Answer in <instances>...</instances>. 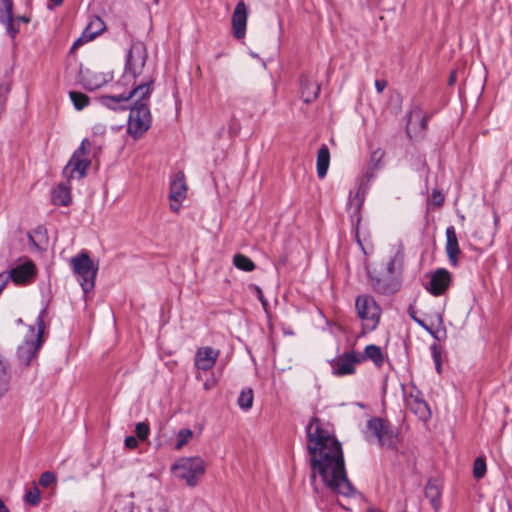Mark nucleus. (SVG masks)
<instances>
[{"mask_svg": "<svg viewBox=\"0 0 512 512\" xmlns=\"http://www.w3.org/2000/svg\"><path fill=\"white\" fill-rule=\"evenodd\" d=\"M306 435L312 479L319 475L323 484L336 494L346 497L355 494L356 490L347 477L341 443L317 418L310 420Z\"/></svg>", "mask_w": 512, "mask_h": 512, "instance_id": "nucleus-1", "label": "nucleus"}, {"mask_svg": "<svg viewBox=\"0 0 512 512\" xmlns=\"http://www.w3.org/2000/svg\"><path fill=\"white\" fill-rule=\"evenodd\" d=\"M301 95L305 103L314 101L320 92V86L308 79L307 77L301 78Z\"/></svg>", "mask_w": 512, "mask_h": 512, "instance_id": "nucleus-24", "label": "nucleus"}, {"mask_svg": "<svg viewBox=\"0 0 512 512\" xmlns=\"http://www.w3.org/2000/svg\"><path fill=\"white\" fill-rule=\"evenodd\" d=\"M366 438L371 441L373 438L378 445L387 449H396L398 435L390 422L381 418H372L366 425Z\"/></svg>", "mask_w": 512, "mask_h": 512, "instance_id": "nucleus-4", "label": "nucleus"}, {"mask_svg": "<svg viewBox=\"0 0 512 512\" xmlns=\"http://www.w3.org/2000/svg\"><path fill=\"white\" fill-rule=\"evenodd\" d=\"M255 290H256L258 299L261 301L263 307L266 309V306L268 303H267V300H265V298L263 296L262 290L259 287H255Z\"/></svg>", "mask_w": 512, "mask_h": 512, "instance_id": "nucleus-46", "label": "nucleus"}, {"mask_svg": "<svg viewBox=\"0 0 512 512\" xmlns=\"http://www.w3.org/2000/svg\"><path fill=\"white\" fill-rule=\"evenodd\" d=\"M135 104L130 108L127 132L134 139L140 138L151 126V114L147 105L149 98L141 99L136 95Z\"/></svg>", "mask_w": 512, "mask_h": 512, "instance_id": "nucleus-5", "label": "nucleus"}, {"mask_svg": "<svg viewBox=\"0 0 512 512\" xmlns=\"http://www.w3.org/2000/svg\"><path fill=\"white\" fill-rule=\"evenodd\" d=\"M433 199H434L435 203L438 205H440L443 201V197L441 196L440 193H437V192L433 193Z\"/></svg>", "mask_w": 512, "mask_h": 512, "instance_id": "nucleus-49", "label": "nucleus"}, {"mask_svg": "<svg viewBox=\"0 0 512 512\" xmlns=\"http://www.w3.org/2000/svg\"><path fill=\"white\" fill-rule=\"evenodd\" d=\"M44 316L45 310H42L36 320L37 331L33 326H30L28 335L18 348V358L25 365H29L36 357V354L43 343L42 335L45 327Z\"/></svg>", "mask_w": 512, "mask_h": 512, "instance_id": "nucleus-6", "label": "nucleus"}, {"mask_svg": "<svg viewBox=\"0 0 512 512\" xmlns=\"http://www.w3.org/2000/svg\"><path fill=\"white\" fill-rule=\"evenodd\" d=\"M90 149V142L84 139L78 149L73 153L69 162L63 169L64 177L69 181L70 179H81L86 175V170L90 165L88 159Z\"/></svg>", "mask_w": 512, "mask_h": 512, "instance_id": "nucleus-9", "label": "nucleus"}, {"mask_svg": "<svg viewBox=\"0 0 512 512\" xmlns=\"http://www.w3.org/2000/svg\"><path fill=\"white\" fill-rule=\"evenodd\" d=\"M450 274L445 269H438L431 277L429 291L433 295L442 294L449 286Z\"/></svg>", "mask_w": 512, "mask_h": 512, "instance_id": "nucleus-18", "label": "nucleus"}, {"mask_svg": "<svg viewBox=\"0 0 512 512\" xmlns=\"http://www.w3.org/2000/svg\"><path fill=\"white\" fill-rule=\"evenodd\" d=\"M253 391L252 389L242 390L238 397V405L243 410H248L253 405Z\"/></svg>", "mask_w": 512, "mask_h": 512, "instance_id": "nucleus-33", "label": "nucleus"}, {"mask_svg": "<svg viewBox=\"0 0 512 512\" xmlns=\"http://www.w3.org/2000/svg\"><path fill=\"white\" fill-rule=\"evenodd\" d=\"M210 387H211V386H210V384H208L207 382L204 384V388H205L206 390L210 389Z\"/></svg>", "mask_w": 512, "mask_h": 512, "instance_id": "nucleus-57", "label": "nucleus"}, {"mask_svg": "<svg viewBox=\"0 0 512 512\" xmlns=\"http://www.w3.org/2000/svg\"><path fill=\"white\" fill-rule=\"evenodd\" d=\"M420 124H421V128L425 129L426 124H427V118L425 116L420 119Z\"/></svg>", "mask_w": 512, "mask_h": 512, "instance_id": "nucleus-53", "label": "nucleus"}, {"mask_svg": "<svg viewBox=\"0 0 512 512\" xmlns=\"http://www.w3.org/2000/svg\"><path fill=\"white\" fill-rule=\"evenodd\" d=\"M52 200L56 205H69L71 202V194L69 188L65 184H59L52 192Z\"/></svg>", "mask_w": 512, "mask_h": 512, "instance_id": "nucleus-28", "label": "nucleus"}, {"mask_svg": "<svg viewBox=\"0 0 512 512\" xmlns=\"http://www.w3.org/2000/svg\"><path fill=\"white\" fill-rule=\"evenodd\" d=\"M180 205H181V203H176V202L171 201L170 208L172 211L177 212L180 209Z\"/></svg>", "mask_w": 512, "mask_h": 512, "instance_id": "nucleus-50", "label": "nucleus"}, {"mask_svg": "<svg viewBox=\"0 0 512 512\" xmlns=\"http://www.w3.org/2000/svg\"><path fill=\"white\" fill-rule=\"evenodd\" d=\"M412 118L413 116L410 117V120L408 122V125H407V132L409 133L410 132V129H411V125H412Z\"/></svg>", "mask_w": 512, "mask_h": 512, "instance_id": "nucleus-56", "label": "nucleus"}, {"mask_svg": "<svg viewBox=\"0 0 512 512\" xmlns=\"http://www.w3.org/2000/svg\"><path fill=\"white\" fill-rule=\"evenodd\" d=\"M442 484L438 479H430L425 487V497L430 501L433 509L438 512L441 507Z\"/></svg>", "mask_w": 512, "mask_h": 512, "instance_id": "nucleus-20", "label": "nucleus"}, {"mask_svg": "<svg viewBox=\"0 0 512 512\" xmlns=\"http://www.w3.org/2000/svg\"><path fill=\"white\" fill-rule=\"evenodd\" d=\"M446 252L450 263L455 266L458 261L460 248L458 244L457 235L453 226H449L446 229Z\"/></svg>", "mask_w": 512, "mask_h": 512, "instance_id": "nucleus-21", "label": "nucleus"}, {"mask_svg": "<svg viewBox=\"0 0 512 512\" xmlns=\"http://www.w3.org/2000/svg\"><path fill=\"white\" fill-rule=\"evenodd\" d=\"M124 443L125 446L130 449H134L138 446V440L133 436L126 437Z\"/></svg>", "mask_w": 512, "mask_h": 512, "instance_id": "nucleus-42", "label": "nucleus"}, {"mask_svg": "<svg viewBox=\"0 0 512 512\" xmlns=\"http://www.w3.org/2000/svg\"><path fill=\"white\" fill-rule=\"evenodd\" d=\"M369 281L372 289L380 294L390 295L396 293L401 287V279L398 275L384 272V269L368 270Z\"/></svg>", "mask_w": 512, "mask_h": 512, "instance_id": "nucleus-10", "label": "nucleus"}, {"mask_svg": "<svg viewBox=\"0 0 512 512\" xmlns=\"http://www.w3.org/2000/svg\"><path fill=\"white\" fill-rule=\"evenodd\" d=\"M94 135H103L106 131V126L102 123H96L92 128Z\"/></svg>", "mask_w": 512, "mask_h": 512, "instance_id": "nucleus-43", "label": "nucleus"}, {"mask_svg": "<svg viewBox=\"0 0 512 512\" xmlns=\"http://www.w3.org/2000/svg\"><path fill=\"white\" fill-rule=\"evenodd\" d=\"M0 22L5 25L8 35L12 39L15 38V36L19 32V29L14 27L12 0L0 1Z\"/></svg>", "mask_w": 512, "mask_h": 512, "instance_id": "nucleus-16", "label": "nucleus"}, {"mask_svg": "<svg viewBox=\"0 0 512 512\" xmlns=\"http://www.w3.org/2000/svg\"><path fill=\"white\" fill-rule=\"evenodd\" d=\"M149 426L148 424L144 423V422H139L136 424V427H135V433L137 435V437L139 438V440L141 441H144L145 439H147L148 435H149Z\"/></svg>", "mask_w": 512, "mask_h": 512, "instance_id": "nucleus-36", "label": "nucleus"}, {"mask_svg": "<svg viewBox=\"0 0 512 512\" xmlns=\"http://www.w3.org/2000/svg\"><path fill=\"white\" fill-rule=\"evenodd\" d=\"M384 155V151H382L381 149H377L376 151L373 152L372 156H371V160L372 161H380L381 158L383 157Z\"/></svg>", "mask_w": 512, "mask_h": 512, "instance_id": "nucleus-47", "label": "nucleus"}, {"mask_svg": "<svg viewBox=\"0 0 512 512\" xmlns=\"http://www.w3.org/2000/svg\"><path fill=\"white\" fill-rule=\"evenodd\" d=\"M205 470L206 463L199 456L181 457L171 467V471L174 475L184 480L190 487H194L198 484Z\"/></svg>", "mask_w": 512, "mask_h": 512, "instance_id": "nucleus-3", "label": "nucleus"}, {"mask_svg": "<svg viewBox=\"0 0 512 512\" xmlns=\"http://www.w3.org/2000/svg\"><path fill=\"white\" fill-rule=\"evenodd\" d=\"M71 265L74 273L78 276V281L84 293L90 292L95 286L98 266L93 263L87 253H81L73 257Z\"/></svg>", "mask_w": 512, "mask_h": 512, "instance_id": "nucleus-7", "label": "nucleus"}, {"mask_svg": "<svg viewBox=\"0 0 512 512\" xmlns=\"http://www.w3.org/2000/svg\"><path fill=\"white\" fill-rule=\"evenodd\" d=\"M406 407L420 420L426 421L430 418L431 412L426 401L421 397L419 391L410 392L406 397Z\"/></svg>", "mask_w": 512, "mask_h": 512, "instance_id": "nucleus-14", "label": "nucleus"}, {"mask_svg": "<svg viewBox=\"0 0 512 512\" xmlns=\"http://www.w3.org/2000/svg\"><path fill=\"white\" fill-rule=\"evenodd\" d=\"M89 41H91V39L88 38V36L83 32L82 35L73 43V45L71 47V52H73L74 50L79 48L81 45H83L84 43H87Z\"/></svg>", "mask_w": 512, "mask_h": 512, "instance_id": "nucleus-39", "label": "nucleus"}, {"mask_svg": "<svg viewBox=\"0 0 512 512\" xmlns=\"http://www.w3.org/2000/svg\"><path fill=\"white\" fill-rule=\"evenodd\" d=\"M219 354V350H215L212 347L199 348L195 354V366L199 370H210L215 365Z\"/></svg>", "mask_w": 512, "mask_h": 512, "instance_id": "nucleus-15", "label": "nucleus"}, {"mask_svg": "<svg viewBox=\"0 0 512 512\" xmlns=\"http://www.w3.org/2000/svg\"><path fill=\"white\" fill-rule=\"evenodd\" d=\"M30 19L26 16H18L17 18H14V27L18 29V23H28Z\"/></svg>", "mask_w": 512, "mask_h": 512, "instance_id": "nucleus-48", "label": "nucleus"}, {"mask_svg": "<svg viewBox=\"0 0 512 512\" xmlns=\"http://www.w3.org/2000/svg\"><path fill=\"white\" fill-rule=\"evenodd\" d=\"M40 500H41L40 491L37 487L30 489L25 494V501L33 506L38 505Z\"/></svg>", "mask_w": 512, "mask_h": 512, "instance_id": "nucleus-35", "label": "nucleus"}, {"mask_svg": "<svg viewBox=\"0 0 512 512\" xmlns=\"http://www.w3.org/2000/svg\"><path fill=\"white\" fill-rule=\"evenodd\" d=\"M373 175L372 174H369L367 173L366 174V181L363 179L359 186H358V189H357V192L356 194L354 195V197H351L350 196V199H349V208L350 209H353L354 210V213L355 214H358L360 209H361V206L364 202V197H365V194L368 190V184L367 182H369L370 178L372 177Z\"/></svg>", "mask_w": 512, "mask_h": 512, "instance_id": "nucleus-23", "label": "nucleus"}, {"mask_svg": "<svg viewBox=\"0 0 512 512\" xmlns=\"http://www.w3.org/2000/svg\"><path fill=\"white\" fill-rule=\"evenodd\" d=\"M233 264L239 270H243V271H246V272H250V271H253L255 269L254 262L249 257H247V256H245L243 254H240V253H238V254H236L234 256Z\"/></svg>", "mask_w": 512, "mask_h": 512, "instance_id": "nucleus-30", "label": "nucleus"}, {"mask_svg": "<svg viewBox=\"0 0 512 512\" xmlns=\"http://www.w3.org/2000/svg\"><path fill=\"white\" fill-rule=\"evenodd\" d=\"M55 482H56V476L53 472H50V471H46V472L42 473V475L40 476V479H39V484L45 488L49 487L50 485H52Z\"/></svg>", "mask_w": 512, "mask_h": 512, "instance_id": "nucleus-37", "label": "nucleus"}, {"mask_svg": "<svg viewBox=\"0 0 512 512\" xmlns=\"http://www.w3.org/2000/svg\"><path fill=\"white\" fill-rule=\"evenodd\" d=\"M432 349V356H433V361L435 363V368H436V371L440 374L441 373V353H440V350L438 349V347L436 345H433L431 347Z\"/></svg>", "mask_w": 512, "mask_h": 512, "instance_id": "nucleus-38", "label": "nucleus"}, {"mask_svg": "<svg viewBox=\"0 0 512 512\" xmlns=\"http://www.w3.org/2000/svg\"><path fill=\"white\" fill-rule=\"evenodd\" d=\"M355 305L363 329L373 331L378 326L381 316V309L375 299L369 295H360L356 298Z\"/></svg>", "mask_w": 512, "mask_h": 512, "instance_id": "nucleus-8", "label": "nucleus"}, {"mask_svg": "<svg viewBox=\"0 0 512 512\" xmlns=\"http://www.w3.org/2000/svg\"><path fill=\"white\" fill-rule=\"evenodd\" d=\"M403 264V253L400 250L395 251L387 260L377 269H384V272L400 277Z\"/></svg>", "mask_w": 512, "mask_h": 512, "instance_id": "nucleus-22", "label": "nucleus"}, {"mask_svg": "<svg viewBox=\"0 0 512 512\" xmlns=\"http://www.w3.org/2000/svg\"><path fill=\"white\" fill-rule=\"evenodd\" d=\"M413 320L418 323L421 327H423L426 331H428L434 338L439 339V337L436 335V333L431 329L429 325H427L424 321L418 319L414 315H411Z\"/></svg>", "mask_w": 512, "mask_h": 512, "instance_id": "nucleus-41", "label": "nucleus"}, {"mask_svg": "<svg viewBox=\"0 0 512 512\" xmlns=\"http://www.w3.org/2000/svg\"><path fill=\"white\" fill-rule=\"evenodd\" d=\"M89 41H91V39L88 38V36L83 32L82 35L73 43V45L71 47V52H73L74 50L79 48L81 45H83L84 43H87Z\"/></svg>", "mask_w": 512, "mask_h": 512, "instance_id": "nucleus-40", "label": "nucleus"}, {"mask_svg": "<svg viewBox=\"0 0 512 512\" xmlns=\"http://www.w3.org/2000/svg\"><path fill=\"white\" fill-rule=\"evenodd\" d=\"M329 164L330 152L327 145L323 144L318 150L316 161L317 175L320 179L326 176Z\"/></svg>", "mask_w": 512, "mask_h": 512, "instance_id": "nucleus-25", "label": "nucleus"}, {"mask_svg": "<svg viewBox=\"0 0 512 512\" xmlns=\"http://www.w3.org/2000/svg\"><path fill=\"white\" fill-rule=\"evenodd\" d=\"M11 377V368L8 362L0 355V398L8 392Z\"/></svg>", "mask_w": 512, "mask_h": 512, "instance_id": "nucleus-26", "label": "nucleus"}, {"mask_svg": "<svg viewBox=\"0 0 512 512\" xmlns=\"http://www.w3.org/2000/svg\"><path fill=\"white\" fill-rule=\"evenodd\" d=\"M69 96L76 110H82L89 105V97L84 93L71 91Z\"/></svg>", "mask_w": 512, "mask_h": 512, "instance_id": "nucleus-32", "label": "nucleus"}, {"mask_svg": "<svg viewBox=\"0 0 512 512\" xmlns=\"http://www.w3.org/2000/svg\"><path fill=\"white\" fill-rule=\"evenodd\" d=\"M106 29L104 21L99 16H93L88 22L84 33L93 40Z\"/></svg>", "mask_w": 512, "mask_h": 512, "instance_id": "nucleus-27", "label": "nucleus"}, {"mask_svg": "<svg viewBox=\"0 0 512 512\" xmlns=\"http://www.w3.org/2000/svg\"><path fill=\"white\" fill-rule=\"evenodd\" d=\"M148 57L146 46L141 41L132 43L126 55L125 71L122 76L124 85L130 86L128 92H123L118 96H103L100 98L102 105L116 109L122 102H127L136 95L141 99L149 98L152 92L154 79L152 76H144L142 80L138 78L143 75L146 60Z\"/></svg>", "mask_w": 512, "mask_h": 512, "instance_id": "nucleus-2", "label": "nucleus"}, {"mask_svg": "<svg viewBox=\"0 0 512 512\" xmlns=\"http://www.w3.org/2000/svg\"><path fill=\"white\" fill-rule=\"evenodd\" d=\"M352 217H355V213H354V212H353V214H352ZM356 217H357V225H358V224H359V222H360V216H359V213H358V214H356ZM355 239H356V241H357L358 245L360 246V248L362 249V251H363L364 253H366V251H365V249H364V247H363V244H362V242H361V240H360V238H359L358 226L356 227V230H355Z\"/></svg>", "mask_w": 512, "mask_h": 512, "instance_id": "nucleus-44", "label": "nucleus"}, {"mask_svg": "<svg viewBox=\"0 0 512 512\" xmlns=\"http://www.w3.org/2000/svg\"><path fill=\"white\" fill-rule=\"evenodd\" d=\"M455 81H456V73H455V72H453V73L450 75V78H449V84H450V85H453Z\"/></svg>", "mask_w": 512, "mask_h": 512, "instance_id": "nucleus-52", "label": "nucleus"}, {"mask_svg": "<svg viewBox=\"0 0 512 512\" xmlns=\"http://www.w3.org/2000/svg\"><path fill=\"white\" fill-rule=\"evenodd\" d=\"M248 11L245 3H237L232 15V33L236 39H243L246 34Z\"/></svg>", "mask_w": 512, "mask_h": 512, "instance_id": "nucleus-13", "label": "nucleus"}, {"mask_svg": "<svg viewBox=\"0 0 512 512\" xmlns=\"http://www.w3.org/2000/svg\"><path fill=\"white\" fill-rule=\"evenodd\" d=\"M486 474V462L483 457H478L474 461L473 475L476 479H481Z\"/></svg>", "mask_w": 512, "mask_h": 512, "instance_id": "nucleus-34", "label": "nucleus"}, {"mask_svg": "<svg viewBox=\"0 0 512 512\" xmlns=\"http://www.w3.org/2000/svg\"><path fill=\"white\" fill-rule=\"evenodd\" d=\"M50 1L53 2L54 5L59 6L63 3L64 0H50Z\"/></svg>", "mask_w": 512, "mask_h": 512, "instance_id": "nucleus-55", "label": "nucleus"}, {"mask_svg": "<svg viewBox=\"0 0 512 512\" xmlns=\"http://www.w3.org/2000/svg\"><path fill=\"white\" fill-rule=\"evenodd\" d=\"M436 320H437L439 325L443 324V316L440 313L436 314Z\"/></svg>", "mask_w": 512, "mask_h": 512, "instance_id": "nucleus-54", "label": "nucleus"}, {"mask_svg": "<svg viewBox=\"0 0 512 512\" xmlns=\"http://www.w3.org/2000/svg\"><path fill=\"white\" fill-rule=\"evenodd\" d=\"M364 361L362 354L354 351L345 352L332 361L333 374L337 376L352 375L355 373V365Z\"/></svg>", "mask_w": 512, "mask_h": 512, "instance_id": "nucleus-11", "label": "nucleus"}, {"mask_svg": "<svg viewBox=\"0 0 512 512\" xmlns=\"http://www.w3.org/2000/svg\"><path fill=\"white\" fill-rule=\"evenodd\" d=\"M0 512H9L4 502L0 499Z\"/></svg>", "mask_w": 512, "mask_h": 512, "instance_id": "nucleus-51", "label": "nucleus"}, {"mask_svg": "<svg viewBox=\"0 0 512 512\" xmlns=\"http://www.w3.org/2000/svg\"><path fill=\"white\" fill-rule=\"evenodd\" d=\"M186 193L187 186L185 183V175L182 171H179L170 184V201L182 203V201L186 198Z\"/></svg>", "mask_w": 512, "mask_h": 512, "instance_id": "nucleus-17", "label": "nucleus"}, {"mask_svg": "<svg viewBox=\"0 0 512 512\" xmlns=\"http://www.w3.org/2000/svg\"><path fill=\"white\" fill-rule=\"evenodd\" d=\"M193 436L194 432L191 429H180L176 435V443L174 445V449L178 451L181 450L185 445H187L190 442Z\"/></svg>", "mask_w": 512, "mask_h": 512, "instance_id": "nucleus-31", "label": "nucleus"}, {"mask_svg": "<svg viewBox=\"0 0 512 512\" xmlns=\"http://www.w3.org/2000/svg\"><path fill=\"white\" fill-rule=\"evenodd\" d=\"M365 359H370L373 363L380 367L384 363V356L380 347L376 345H368L365 348L364 355H362Z\"/></svg>", "mask_w": 512, "mask_h": 512, "instance_id": "nucleus-29", "label": "nucleus"}, {"mask_svg": "<svg viewBox=\"0 0 512 512\" xmlns=\"http://www.w3.org/2000/svg\"><path fill=\"white\" fill-rule=\"evenodd\" d=\"M110 80L109 75L87 70L82 73L81 81L86 89L96 90Z\"/></svg>", "mask_w": 512, "mask_h": 512, "instance_id": "nucleus-19", "label": "nucleus"}, {"mask_svg": "<svg viewBox=\"0 0 512 512\" xmlns=\"http://www.w3.org/2000/svg\"><path fill=\"white\" fill-rule=\"evenodd\" d=\"M6 272L13 284L16 286H25L34 281L37 268L33 261L26 260Z\"/></svg>", "mask_w": 512, "mask_h": 512, "instance_id": "nucleus-12", "label": "nucleus"}, {"mask_svg": "<svg viewBox=\"0 0 512 512\" xmlns=\"http://www.w3.org/2000/svg\"><path fill=\"white\" fill-rule=\"evenodd\" d=\"M387 82L385 80H376L375 81V88L378 93L383 92V90L386 88Z\"/></svg>", "mask_w": 512, "mask_h": 512, "instance_id": "nucleus-45", "label": "nucleus"}]
</instances>
